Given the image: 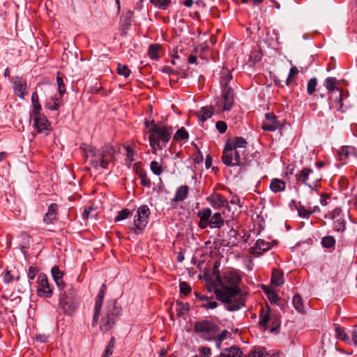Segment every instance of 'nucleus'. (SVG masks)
<instances>
[{"label": "nucleus", "instance_id": "nucleus-39", "mask_svg": "<svg viewBox=\"0 0 357 357\" xmlns=\"http://www.w3.org/2000/svg\"><path fill=\"white\" fill-rule=\"evenodd\" d=\"M31 102H32V114L40 112L41 111V105L39 102V97L37 92H33L31 96Z\"/></svg>", "mask_w": 357, "mask_h": 357}, {"label": "nucleus", "instance_id": "nucleus-23", "mask_svg": "<svg viewBox=\"0 0 357 357\" xmlns=\"http://www.w3.org/2000/svg\"><path fill=\"white\" fill-rule=\"evenodd\" d=\"M248 142L245 139L242 137H234L227 140L225 143V148H231L233 150H241V148H245Z\"/></svg>", "mask_w": 357, "mask_h": 357}, {"label": "nucleus", "instance_id": "nucleus-48", "mask_svg": "<svg viewBox=\"0 0 357 357\" xmlns=\"http://www.w3.org/2000/svg\"><path fill=\"white\" fill-rule=\"evenodd\" d=\"M317 86V79L316 77L311 78L307 86V93L312 95L316 91V87Z\"/></svg>", "mask_w": 357, "mask_h": 357}, {"label": "nucleus", "instance_id": "nucleus-4", "mask_svg": "<svg viewBox=\"0 0 357 357\" xmlns=\"http://www.w3.org/2000/svg\"><path fill=\"white\" fill-rule=\"evenodd\" d=\"M194 329L200 338L205 341H212L216 337L220 328L214 322L204 319L197 321Z\"/></svg>", "mask_w": 357, "mask_h": 357}, {"label": "nucleus", "instance_id": "nucleus-7", "mask_svg": "<svg viewBox=\"0 0 357 357\" xmlns=\"http://www.w3.org/2000/svg\"><path fill=\"white\" fill-rule=\"evenodd\" d=\"M337 79L335 77H328L324 82V86L330 91H336L338 92V96L335 98V108L338 112L344 113L347 110V106L344 105V100L347 98V93L342 90H340L336 87Z\"/></svg>", "mask_w": 357, "mask_h": 357}, {"label": "nucleus", "instance_id": "nucleus-21", "mask_svg": "<svg viewBox=\"0 0 357 357\" xmlns=\"http://www.w3.org/2000/svg\"><path fill=\"white\" fill-rule=\"evenodd\" d=\"M271 246L270 243L265 241L262 239H258L255 243L254 246L250 248V254L252 255H261L262 253L268 251Z\"/></svg>", "mask_w": 357, "mask_h": 357}, {"label": "nucleus", "instance_id": "nucleus-60", "mask_svg": "<svg viewBox=\"0 0 357 357\" xmlns=\"http://www.w3.org/2000/svg\"><path fill=\"white\" fill-rule=\"evenodd\" d=\"M199 353L204 356V357H209L211 355V351L209 347H202L199 349Z\"/></svg>", "mask_w": 357, "mask_h": 357}, {"label": "nucleus", "instance_id": "nucleus-38", "mask_svg": "<svg viewBox=\"0 0 357 357\" xmlns=\"http://www.w3.org/2000/svg\"><path fill=\"white\" fill-rule=\"evenodd\" d=\"M61 105V100L59 98L56 96L52 97L45 104V108L50 110H58Z\"/></svg>", "mask_w": 357, "mask_h": 357}, {"label": "nucleus", "instance_id": "nucleus-14", "mask_svg": "<svg viewBox=\"0 0 357 357\" xmlns=\"http://www.w3.org/2000/svg\"><path fill=\"white\" fill-rule=\"evenodd\" d=\"M59 305L63 310L64 313L71 314L77 307L76 303L69 297L66 292L61 293L59 296Z\"/></svg>", "mask_w": 357, "mask_h": 357}, {"label": "nucleus", "instance_id": "nucleus-5", "mask_svg": "<svg viewBox=\"0 0 357 357\" xmlns=\"http://www.w3.org/2000/svg\"><path fill=\"white\" fill-rule=\"evenodd\" d=\"M245 150H233L231 148H224L222 156V162L229 167L242 166L246 164L244 156Z\"/></svg>", "mask_w": 357, "mask_h": 357}, {"label": "nucleus", "instance_id": "nucleus-13", "mask_svg": "<svg viewBox=\"0 0 357 357\" xmlns=\"http://www.w3.org/2000/svg\"><path fill=\"white\" fill-rule=\"evenodd\" d=\"M14 93L21 99H24L27 94L26 82L22 77L16 76L12 78Z\"/></svg>", "mask_w": 357, "mask_h": 357}, {"label": "nucleus", "instance_id": "nucleus-8", "mask_svg": "<svg viewBox=\"0 0 357 357\" xmlns=\"http://www.w3.org/2000/svg\"><path fill=\"white\" fill-rule=\"evenodd\" d=\"M271 309L268 305H266V307H261L260 313H259V325L261 328L264 330H267L269 328L268 324L269 321L272 323V326L270 328L271 332L276 331L279 329L280 326V321L278 318L275 316L270 315Z\"/></svg>", "mask_w": 357, "mask_h": 357}, {"label": "nucleus", "instance_id": "nucleus-28", "mask_svg": "<svg viewBox=\"0 0 357 357\" xmlns=\"http://www.w3.org/2000/svg\"><path fill=\"white\" fill-rule=\"evenodd\" d=\"M242 351L236 346L225 349L220 354L219 357H241Z\"/></svg>", "mask_w": 357, "mask_h": 357}, {"label": "nucleus", "instance_id": "nucleus-22", "mask_svg": "<svg viewBox=\"0 0 357 357\" xmlns=\"http://www.w3.org/2000/svg\"><path fill=\"white\" fill-rule=\"evenodd\" d=\"M132 16L133 12L131 10H127L122 14L120 19V30L122 34H126L127 31L130 29Z\"/></svg>", "mask_w": 357, "mask_h": 357}, {"label": "nucleus", "instance_id": "nucleus-49", "mask_svg": "<svg viewBox=\"0 0 357 357\" xmlns=\"http://www.w3.org/2000/svg\"><path fill=\"white\" fill-rule=\"evenodd\" d=\"M150 168L152 172L155 175H160L162 172L161 165L157 161H152L150 164Z\"/></svg>", "mask_w": 357, "mask_h": 357}, {"label": "nucleus", "instance_id": "nucleus-45", "mask_svg": "<svg viewBox=\"0 0 357 357\" xmlns=\"http://www.w3.org/2000/svg\"><path fill=\"white\" fill-rule=\"evenodd\" d=\"M189 137V135L184 128L178 129L174 136L175 140H186Z\"/></svg>", "mask_w": 357, "mask_h": 357}, {"label": "nucleus", "instance_id": "nucleus-26", "mask_svg": "<svg viewBox=\"0 0 357 357\" xmlns=\"http://www.w3.org/2000/svg\"><path fill=\"white\" fill-rule=\"evenodd\" d=\"M209 222L211 229H220L225 224V220L221 213L216 212L211 214Z\"/></svg>", "mask_w": 357, "mask_h": 357}, {"label": "nucleus", "instance_id": "nucleus-50", "mask_svg": "<svg viewBox=\"0 0 357 357\" xmlns=\"http://www.w3.org/2000/svg\"><path fill=\"white\" fill-rule=\"evenodd\" d=\"M130 215V212L128 208H124L118 213L114 221L119 222L123 220Z\"/></svg>", "mask_w": 357, "mask_h": 357}, {"label": "nucleus", "instance_id": "nucleus-53", "mask_svg": "<svg viewBox=\"0 0 357 357\" xmlns=\"http://www.w3.org/2000/svg\"><path fill=\"white\" fill-rule=\"evenodd\" d=\"M126 151V162L130 165L131 162L134 160V151L129 146L125 147Z\"/></svg>", "mask_w": 357, "mask_h": 357}, {"label": "nucleus", "instance_id": "nucleus-46", "mask_svg": "<svg viewBox=\"0 0 357 357\" xmlns=\"http://www.w3.org/2000/svg\"><path fill=\"white\" fill-rule=\"evenodd\" d=\"M229 335V332L226 330H224L221 332L220 335L215 337L213 340L215 342V346L218 349H221V344L223 340L227 337Z\"/></svg>", "mask_w": 357, "mask_h": 357}, {"label": "nucleus", "instance_id": "nucleus-11", "mask_svg": "<svg viewBox=\"0 0 357 357\" xmlns=\"http://www.w3.org/2000/svg\"><path fill=\"white\" fill-rule=\"evenodd\" d=\"M326 218L333 221V229L335 231L343 232L346 229V221L344 214L340 208H335L326 215Z\"/></svg>", "mask_w": 357, "mask_h": 357}, {"label": "nucleus", "instance_id": "nucleus-64", "mask_svg": "<svg viewBox=\"0 0 357 357\" xmlns=\"http://www.w3.org/2000/svg\"><path fill=\"white\" fill-rule=\"evenodd\" d=\"M112 347V340H109V342H108L107 348H106L103 355L102 356V357H109V355L112 354V353L110 352V347Z\"/></svg>", "mask_w": 357, "mask_h": 357}, {"label": "nucleus", "instance_id": "nucleus-2", "mask_svg": "<svg viewBox=\"0 0 357 357\" xmlns=\"http://www.w3.org/2000/svg\"><path fill=\"white\" fill-rule=\"evenodd\" d=\"M152 128L149 130V144L154 150H162L166 147L172 135V127L161 126L152 122Z\"/></svg>", "mask_w": 357, "mask_h": 357}, {"label": "nucleus", "instance_id": "nucleus-40", "mask_svg": "<svg viewBox=\"0 0 357 357\" xmlns=\"http://www.w3.org/2000/svg\"><path fill=\"white\" fill-rule=\"evenodd\" d=\"M321 245L325 248H334L336 241L332 236H326L321 238Z\"/></svg>", "mask_w": 357, "mask_h": 357}, {"label": "nucleus", "instance_id": "nucleus-61", "mask_svg": "<svg viewBox=\"0 0 357 357\" xmlns=\"http://www.w3.org/2000/svg\"><path fill=\"white\" fill-rule=\"evenodd\" d=\"M3 280L5 283H10L13 280V278L9 271H6L3 275Z\"/></svg>", "mask_w": 357, "mask_h": 357}, {"label": "nucleus", "instance_id": "nucleus-36", "mask_svg": "<svg viewBox=\"0 0 357 357\" xmlns=\"http://www.w3.org/2000/svg\"><path fill=\"white\" fill-rule=\"evenodd\" d=\"M162 46L160 44H151L149 47L148 55L152 60H158L160 59L159 52Z\"/></svg>", "mask_w": 357, "mask_h": 357}, {"label": "nucleus", "instance_id": "nucleus-41", "mask_svg": "<svg viewBox=\"0 0 357 357\" xmlns=\"http://www.w3.org/2000/svg\"><path fill=\"white\" fill-rule=\"evenodd\" d=\"M264 291L271 303H277L278 301L279 300V296L274 291L267 287H264Z\"/></svg>", "mask_w": 357, "mask_h": 357}, {"label": "nucleus", "instance_id": "nucleus-24", "mask_svg": "<svg viewBox=\"0 0 357 357\" xmlns=\"http://www.w3.org/2000/svg\"><path fill=\"white\" fill-rule=\"evenodd\" d=\"M58 211V204L56 203L51 204L48 207L47 212L44 215L43 222L47 225L52 223L56 220Z\"/></svg>", "mask_w": 357, "mask_h": 357}, {"label": "nucleus", "instance_id": "nucleus-55", "mask_svg": "<svg viewBox=\"0 0 357 357\" xmlns=\"http://www.w3.org/2000/svg\"><path fill=\"white\" fill-rule=\"evenodd\" d=\"M56 82L58 84L59 93L61 96H62L66 92V87H65L62 77L57 76Z\"/></svg>", "mask_w": 357, "mask_h": 357}, {"label": "nucleus", "instance_id": "nucleus-20", "mask_svg": "<svg viewBox=\"0 0 357 357\" xmlns=\"http://www.w3.org/2000/svg\"><path fill=\"white\" fill-rule=\"evenodd\" d=\"M338 157L340 160L344 162L349 158L357 159V148L353 146H342L338 151Z\"/></svg>", "mask_w": 357, "mask_h": 357}, {"label": "nucleus", "instance_id": "nucleus-59", "mask_svg": "<svg viewBox=\"0 0 357 357\" xmlns=\"http://www.w3.org/2000/svg\"><path fill=\"white\" fill-rule=\"evenodd\" d=\"M122 313V309L121 307L117 305V302L115 301L113 303V317H119Z\"/></svg>", "mask_w": 357, "mask_h": 357}, {"label": "nucleus", "instance_id": "nucleus-58", "mask_svg": "<svg viewBox=\"0 0 357 357\" xmlns=\"http://www.w3.org/2000/svg\"><path fill=\"white\" fill-rule=\"evenodd\" d=\"M103 324L101 326V330L103 331H108L111 328V326L109 324V317L107 316V318H102Z\"/></svg>", "mask_w": 357, "mask_h": 357}, {"label": "nucleus", "instance_id": "nucleus-62", "mask_svg": "<svg viewBox=\"0 0 357 357\" xmlns=\"http://www.w3.org/2000/svg\"><path fill=\"white\" fill-rule=\"evenodd\" d=\"M319 181H317V182L314 181V182L310 183V185H308L307 187L310 190L317 192L320 188V185L319 184Z\"/></svg>", "mask_w": 357, "mask_h": 357}, {"label": "nucleus", "instance_id": "nucleus-16", "mask_svg": "<svg viewBox=\"0 0 357 357\" xmlns=\"http://www.w3.org/2000/svg\"><path fill=\"white\" fill-rule=\"evenodd\" d=\"M207 202L214 209L228 208V201L220 194L213 193L206 198Z\"/></svg>", "mask_w": 357, "mask_h": 357}, {"label": "nucleus", "instance_id": "nucleus-35", "mask_svg": "<svg viewBox=\"0 0 357 357\" xmlns=\"http://www.w3.org/2000/svg\"><path fill=\"white\" fill-rule=\"evenodd\" d=\"M188 194V187L187 185H181L177 188L174 197L173 198L174 202H181L187 198Z\"/></svg>", "mask_w": 357, "mask_h": 357}, {"label": "nucleus", "instance_id": "nucleus-37", "mask_svg": "<svg viewBox=\"0 0 357 357\" xmlns=\"http://www.w3.org/2000/svg\"><path fill=\"white\" fill-rule=\"evenodd\" d=\"M292 303L294 308L300 313L305 314V307L301 296L298 294L294 296Z\"/></svg>", "mask_w": 357, "mask_h": 357}, {"label": "nucleus", "instance_id": "nucleus-30", "mask_svg": "<svg viewBox=\"0 0 357 357\" xmlns=\"http://www.w3.org/2000/svg\"><path fill=\"white\" fill-rule=\"evenodd\" d=\"M199 302L200 303L197 306L206 310H213L218 307V303L211 301L207 296L199 297Z\"/></svg>", "mask_w": 357, "mask_h": 357}, {"label": "nucleus", "instance_id": "nucleus-43", "mask_svg": "<svg viewBox=\"0 0 357 357\" xmlns=\"http://www.w3.org/2000/svg\"><path fill=\"white\" fill-rule=\"evenodd\" d=\"M116 71L119 75L123 76L124 77H129L131 73L128 66L123 65L120 63L117 65Z\"/></svg>", "mask_w": 357, "mask_h": 357}, {"label": "nucleus", "instance_id": "nucleus-51", "mask_svg": "<svg viewBox=\"0 0 357 357\" xmlns=\"http://www.w3.org/2000/svg\"><path fill=\"white\" fill-rule=\"evenodd\" d=\"M298 70L296 66H292L290 68L287 79L286 80V84L287 86H289L290 84V83L292 82V80L294 79L295 76L298 75Z\"/></svg>", "mask_w": 357, "mask_h": 357}, {"label": "nucleus", "instance_id": "nucleus-63", "mask_svg": "<svg viewBox=\"0 0 357 357\" xmlns=\"http://www.w3.org/2000/svg\"><path fill=\"white\" fill-rule=\"evenodd\" d=\"M161 71L162 73L168 74V75L175 73V71L174 70V69L172 67L167 66H165L164 67H162Z\"/></svg>", "mask_w": 357, "mask_h": 357}, {"label": "nucleus", "instance_id": "nucleus-32", "mask_svg": "<svg viewBox=\"0 0 357 357\" xmlns=\"http://www.w3.org/2000/svg\"><path fill=\"white\" fill-rule=\"evenodd\" d=\"M227 286L229 287H238V284L241 282V277L236 273H229L226 276Z\"/></svg>", "mask_w": 357, "mask_h": 357}, {"label": "nucleus", "instance_id": "nucleus-56", "mask_svg": "<svg viewBox=\"0 0 357 357\" xmlns=\"http://www.w3.org/2000/svg\"><path fill=\"white\" fill-rule=\"evenodd\" d=\"M215 127L220 133H225L227 130V126L225 121H219L216 123Z\"/></svg>", "mask_w": 357, "mask_h": 357}, {"label": "nucleus", "instance_id": "nucleus-1", "mask_svg": "<svg viewBox=\"0 0 357 357\" xmlns=\"http://www.w3.org/2000/svg\"><path fill=\"white\" fill-rule=\"evenodd\" d=\"M214 294L218 301L223 303L228 311H237L245 305V296L239 288L223 286L215 289Z\"/></svg>", "mask_w": 357, "mask_h": 357}, {"label": "nucleus", "instance_id": "nucleus-10", "mask_svg": "<svg viewBox=\"0 0 357 357\" xmlns=\"http://www.w3.org/2000/svg\"><path fill=\"white\" fill-rule=\"evenodd\" d=\"M33 126L36 128L38 133L44 135H48L52 130L50 122L47 117L41 112L33 114Z\"/></svg>", "mask_w": 357, "mask_h": 357}, {"label": "nucleus", "instance_id": "nucleus-42", "mask_svg": "<svg viewBox=\"0 0 357 357\" xmlns=\"http://www.w3.org/2000/svg\"><path fill=\"white\" fill-rule=\"evenodd\" d=\"M150 1L155 7L161 10H166L172 3V0H150Z\"/></svg>", "mask_w": 357, "mask_h": 357}, {"label": "nucleus", "instance_id": "nucleus-44", "mask_svg": "<svg viewBox=\"0 0 357 357\" xmlns=\"http://www.w3.org/2000/svg\"><path fill=\"white\" fill-rule=\"evenodd\" d=\"M335 336L337 339L346 342L349 340L347 333L344 330L340 327L338 325H335Z\"/></svg>", "mask_w": 357, "mask_h": 357}, {"label": "nucleus", "instance_id": "nucleus-9", "mask_svg": "<svg viewBox=\"0 0 357 357\" xmlns=\"http://www.w3.org/2000/svg\"><path fill=\"white\" fill-rule=\"evenodd\" d=\"M295 178L296 184L307 186L314 181H320L321 175L314 173L310 167H304L295 175Z\"/></svg>", "mask_w": 357, "mask_h": 357}, {"label": "nucleus", "instance_id": "nucleus-27", "mask_svg": "<svg viewBox=\"0 0 357 357\" xmlns=\"http://www.w3.org/2000/svg\"><path fill=\"white\" fill-rule=\"evenodd\" d=\"M51 273L56 285L59 289L61 290L65 286V283L62 280L63 275V272L59 270V268L57 266H54L52 268Z\"/></svg>", "mask_w": 357, "mask_h": 357}, {"label": "nucleus", "instance_id": "nucleus-25", "mask_svg": "<svg viewBox=\"0 0 357 357\" xmlns=\"http://www.w3.org/2000/svg\"><path fill=\"white\" fill-rule=\"evenodd\" d=\"M98 213V207L94 204H91L84 207L82 217L84 220L87 221L90 219H96Z\"/></svg>", "mask_w": 357, "mask_h": 357}, {"label": "nucleus", "instance_id": "nucleus-52", "mask_svg": "<svg viewBox=\"0 0 357 357\" xmlns=\"http://www.w3.org/2000/svg\"><path fill=\"white\" fill-rule=\"evenodd\" d=\"M181 294L188 296L192 291L191 287L186 282H181L179 284Z\"/></svg>", "mask_w": 357, "mask_h": 357}, {"label": "nucleus", "instance_id": "nucleus-29", "mask_svg": "<svg viewBox=\"0 0 357 357\" xmlns=\"http://www.w3.org/2000/svg\"><path fill=\"white\" fill-rule=\"evenodd\" d=\"M232 79V75L228 69H222L220 73V86L221 89L231 88L229 86V82Z\"/></svg>", "mask_w": 357, "mask_h": 357}, {"label": "nucleus", "instance_id": "nucleus-15", "mask_svg": "<svg viewBox=\"0 0 357 357\" xmlns=\"http://www.w3.org/2000/svg\"><path fill=\"white\" fill-rule=\"evenodd\" d=\"M106 289H107L106 285L103 284L101 286L99 293L96 298L94 314H93V326L96 325L98 321L99 314H100L101 307L102 305V303H103V300L105 298Z\"/></svg>", "mask_w": 357, "mask_h": 357}, {"label": "nucleus", "instance_id": "nucleus-31", "mask_svg": "<svg viewBox=\"0 0 357 357\" xmlns=\"http://www.w3.org/2000/svg\"><path fill=\"white\" fill-rule=\"evenodd\" d=\"M286 183L279 178H273L271 181L270 189L274 193L281 192L285 190Z\"/></svg>", "mask_w": 357, "mask_h": 357}, {"label": "nucleus", "instance_id": "nucleus-12", "mask_svg": "<svg viewBox=\"0 0 357 357\" xmlns=\"http://www.w3.org/2000/svg\"><path fill=\"white\" fill-rule=\"evenodd\" d=\"M38 287L37 292L40 297L46 298H51L53 294L52 288L50 287L47 278L44 274H40L37 278Z\"/></svg>", "mask_w": 357, "mask_h": 357}, {"label": "nucleus", "instance_id": "nucleus-17", "mask_svg": "<svg viewBox=\"0 0 357 357\" xmlns=\"http://www.w3.org/2000/svg\"><path fill=\"white\" fill-rule=\"evenodd\" d=\"M222 111H229L234 104V92L232 88L222 89Z\"/></svg>", "mask_w": 357, "mask_h": 357}, {"label": "nucleus", "instance_id": "nucleus-54", "mask_svg": "<svg viewBox=\"0 0 357 357\" xmlns=\"http://www.w3.org/2000/svg\"><path fill=\"white\" fill-rule=\"evenodd\" d=\"M140 183L141 184L147 188H150L151 185V180L147 177V175L145 173H142L139 174Z\"/></svg>", "mask_w": 357, "mask_h": 357}, {"label": "nucleus", "instance_id": "nucleus-3", "mask_svg": "<svg viewBox=\"0 0 357 357\" xmlns=\"http://www.w3.org/2000/svg\"><path fill=\"white\" fill-rule=\"evenodd\" d=\"M88 154L91 156V165L97 169L99 168L107 169L112 161L111 147L109 146H105L101 151L90 148Z\"/></svg>", "mask_w": 357, "mask_h": 357}, {"label": "nucleus", "instance_id": "nucleus-18", "mask_svg": "<svg viewBox=\"0 0 357 357\" xmlns=\"http://www.w3.org/2000/svg\"><path fill=\"white\" fill-rule=\"evenodd\" d=\"M266 121L264 122L261 128L266 131H275L280 127V123L277 117L273 113H267L265 115Z\"/></svg>", "mask_w": 357, "mask_h": 357}, {"label": "nucleus", "instance_id": "nucleus-47", "mask_svg": "<svg viewBox=\"0 0 357 357\" xmlns=\"http://www.w3.org/2000/svg\"><path fill=\"white\" fill-rule=\"evenodd\" d=\"M297 211L299 216L303 218H309L312 213V211H310V210L307 209L304 206L301 204L297 206Z\"/></svg>", "mask_w": 357, "mask_h": 357}, {"label": "nucleus", "instance_id": "nucleus-19", "mask_svg": "<svg viewBox=\"0 0 357 357\" xmlns=\"http://www.w3.org/2000/svg\"><path fill=\"white\" fill-rule=\"evenodd\" d=\"M211 216V209L210 208H204L199 211L197 217L199 218L198 226L200 229H204L208 227H210L209 218Z\"/></svg>", "mask_w": 357, "mask_h": 357}, {"label": "nucleus", "instance_id": "nucleus-6", "mask_svg": "<svg viewBox=\"0 0 357 357\" xmlns=\"http://www.w3.org/2000/svg\"><path fill=\"white\" fill-rule=\"evenodd\" d=\"M150 214V209L146 205H142L137 208L134 218V226L130 228L135 234H142L149 222Z\"/></svg>", "mask_w": 357, "mask_h": 357}, {"label": "nucleus", "instance_id": "nucleus-33", "mask_svg": "<svg viewBox=\"0 0 357 357\" xmlns=\"http://www.w3.org/2000/svg\"><path fill=\"white\" fill-rule=\"evenodd\" d=\"M213 114V109L211 106L202 107L197 112V117L199 120L204 122L210 119Z\"/></svg>", "mask_w": 357, "mask_h": 357}, {"label": "nucleus", "instance_id": "nucleus-57", "mask_svg": "<svg viewBox=\"0 0 357 357\" xmlns=\"http://www.w3.org/2000/svg\"><path fill=\"white\" fill-rule=\"evenodd\" d=\"M38 268L35 266H30L29 268L27 278L29 280H33L36 278V273H38Z\"/></svg>", "mask_w": 357, "mask_h": 357}, {"label": "nucleus", "instance_id": "nucleus-34", "mask_svg": "<svg viewBox=\"0 0 357 357\" xmlns=\"http://www.w3.org/2000/svg\"><path fill=\"white\" fill-rule=\"evenodd\" d=\"M284 282L283 273L278 269H273L272 271L271 283L279 287L283 284Z\"/></svg>", "mask_w": 357, "mask_h": 357}]
</instances>
